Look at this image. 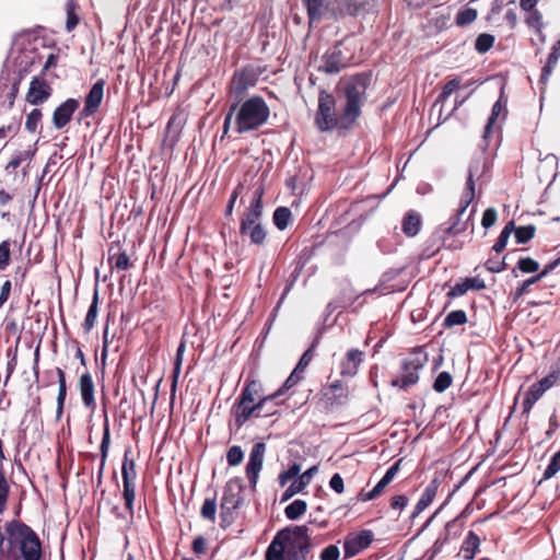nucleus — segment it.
I'll use <instances>...</instances> for the list:
<instances>
[{
  "label": "nucleus",
  "mask_w": 560,
  "mask_h": 560,
  "mask_svg": "<svg viewBox=\"0 0 560 560\" xmlns=\"http://www.w3.org/2000/svg\"><path fill=\"white\" fill-rule=\"evenodd\" d=\"M372 540L373 534L371 530H361L359 534L348 535L343 542L345 559L352 558L366 549Z\"/></svg>",
  "instance_id": "2eb2a0df"
},
{
  "label": "nucleus",
  "mask_w": 560,
  "mask_h": 560,
  "mask_svg": "<svg viewBox=\"0 0 560 560\" xmlns=\"http://www.w3.org/2000/svg\"><path fill=\"white\" fill-rule=\"evenodd\" d=\"M306 502L298 499L285 508L284 514L289 520L294 521L301 517L306 512Z\"/></svg>",
  "instance_id": "58836bf2"
},
{
  "label": "nucleus",
  "mask_w": 560,
  "mask_h": 560,
  "mask_svg": "<svg viewBox=\"0 0 560 560\" xmlns=\"http://www.w3.org/2000/svg\"><path fill=\"white\" fill-rule=\"evenodd\" d=\"M506 100H504L503 93H501L499 100L493 104L491 115L488 118L487 125L483 130V139L487 141L491 135L492 127L495 124L497 119L504 112L506 114Z\"/></svg>",
  "instance_id": "bb28decb"
},
{
  "label": "nucleus",
  "mask_w": 560,
  "mask_h": 560,
  "mask_svg": "<svg viewBox=\"0 0 560 560\" xmlns=\"http://www.w3.org/2000/svg\"><path fill=\"white\" fill-rule=\"evenodd\" d=\"M315 350V342H313L310 348L303 353L300 361L298 362L295 369L292 371L290 376L285 380L283 385L278 389L282 390V395L292 388L302 378V373L308 366V364L313 360V351Z\"/></svg>",
  "instance_id": "6ab92c4d"
},
{
  "label": "nucleus",
  "mask_w": 560,
  "mask_h": 560,
  "mask_svg": "<svg viewBox=\"0 0 560 560\" xmlns=\"http://www.w3.org/2000/svg\"><path fill=\"white\" fill-rule=\"evenodd\" d=\"M265 185L260 183L253 191L249 205L240 218V235L247 237L252 245L262 246L267 230L262 225Z\"/></svg>",
  "instance_id": "39448f33"
},
{
  "label": "nucleus",
  "mask_w": 560,
  "mask_h": 560,
  "mask_svg": "<svg viewBox=\"0 0 560 560\" xmlns=\"http://www.w3.org/2000/svg\"><path fill=\"white\" fill-rule=\"evenodd\" d=\"M560 381V370H553L548 375L539 380L538 385L547 392Z\"/></svg>",
  "instance_id": "6e6d98bb"
},
{
  "label": "nucleus",
  "mask_w": 560,
  "mask_h": 560,
  "mask_svg": "<svg viewBox=\"0 0 560 560\" xmlns=\"http://www.w3.org/2000/svg\"><path fill=\"white\" fill-rule=\"evenodd\" d=\"M52 89L45 79L34 77L30 83L25 100L32 105H40L50 97Z\"/></svg>",
  "instance_id": "dca6fc26"
},
{
  "label": "nucleus",
  "mask_w": 560,
  "mask_h": 560,
  "mask_svg": "<svg viewBox=\"0 0 560 560\" xmlns=\"http://www.w3.org/2000/svg\"><path fill=\"white\" fill-rule=\"evenodd\" d=\"M467 323L466 312L463 310L452 311L446 315L443 322L445 328L464 325Z\"/></svg>",
  "instance_id": "79ce46f5"
},
{
  "label": "nucleus",
  "mask_w": 560,
  "mask_h": 560,
  "mask_svg": "<svg viewBox=\"0 0 560 560\" xmlns=\"http://www.w3.org/2000/svg\"><path fill=\"white\" fill-rule=\"evenodd\" d=\"M10 486L5 478V475L2 470H0V514H2L7 510V504L9 500Z\"/></svg>",
  "instance_id": "09e8293b"
},
{
  "label": "nucleus",
  "mask_w": 560,
  "mask_h": 560,
  "mask_svg": "<svg viewBox=\"0 0 560 560\" xmlns=\"http://www.w3.org/2000/svg\"><path fill=\"white\" fill-rule=\"evenodd\" d=\"M340 550L337 545H329L319 555L320 560H338Z\"/></svg>",
  "instance_id": "e2e57ef3"
},
{
  "label": "nucleus",
  "mask_w": 560,
  "mask_h": 560,
  "mask_svg": "<svg viewBox=\"0 0 560 560\" xmlns=\"http://www.w3.org/2000/svg\"><path fill=\"white\" fill-rule=\"evenodd\" d=\"M322 393L320 402L326 411H332L343 406L349 397L348 386L341 381H335L330 385L325 386Z\"/></svg>",
  "instance_id": "f8f14e48"
},
{
  "label": "nucleus",
  "mask_w": 560,
  "mask_h": 560,
  "mask_svg": "<svg viewBox=\"0 0 560 560\" xmlns=\"http://www.w3.org/2000/svg\"><path fill=\"white\" fill-rule=\"evenodd\" d=\"M363 360V351L359 349H350L340 363V374L342 376H354L358 373L359 366Z\"/></svg>",
  "instance_id": "412c9836"
},
{
  "label": "nucleus",
  "mask_w": 560,
  "mask_h": 560,
  "mask_svg": "<svg viewBox=\"0 0 560 560\" xmlns=\"http://www.w3.org/2000/svg\"><path fill=\"white\" fill-rule=\"evenodd\" d=\"M560 470V450L551 457V460L544 471V479H550Z\"/></svg>",
  "instance_id": "4d7b16f0"
},
{
  "label": "nucleus",
  "mask_w": 560,
  "mask_h": 560,
  "mask_svg": "<svg viewBox=\"0 0 560 560\" xmlns=\"http://www.w3.org/2000/svg\"><path fill=\"white\" fill-rule=\"evenodd\" d=\"M539 280L536 276L525 280L522 282L520 287H517L514 291V300H518L521 296H523L526 292H528L530 285L537 283Z\"/></svg>",
  "instance_id": "680f3d73"
},
{
  "label": "nucleus",
  "mask_w": 560,
  "mask_h": 560,
  "mask_svg": "<svg viewBox=\"0 0 560 560\" xmlns=\"http://www.w3.org/2000/svg\"><path fill=\"white\" fill-rule=\"evenodd\" d=\"M480 542V538L475 532H468L460 548L465 560L475 558L476 553L479 551Z\"/></svg>",
  "instance_id": "c85d7f7f"
},
{
  "label": "nucleus",
  "mask_w": 560,
  "mask_h": 560,
  "mask_svg": "<svg viewBox=\"0 0 560 560\" xmlns=\"http://www.w3.org/2000/svg\"><path fill=\"white\" fill-rule=\"evenodd\" d=\"M116 247L119 248L118 243H112L108 248V264L110 268L117 269L118 271L130 269L133 264L131 262L128 254L126 250L114 252Z\"/></svg>",
  "instance_id": "b1692460"
},
{
  "label": "nucleus",
  "mask_w": 560,
  "mask_h": 560,
  "mask_svg": "<svg viewBox=\"0 0 560 560\" xmlns=\"http://www.w3.org/2000/svg\"><path fill=\"white\" fill-rule=\"evenodd\" d=\"M464 523H460L458 518H453L448 521L445 524L443 530L440 533L436 540L434 541L432 548L427 551V560H433L434 557L443 550L445 545L458 539L462 533L464 532Z\"/></svg>",
  "instance_id": "9b49d317"
},
{
  "label": "nucleus",
  "mask_w": 560,
  "mask_h": 560,
  "mask_svg": "<svg viewBox=\"0 0 560 560\" xmlns=\"http://www.w3.org/2000/svg\"><path fill=\"white\" fill-rule=\"evenodd\" d=\"M440 483L441 482L438 478H433L430 481V483L425 487L424 491L422 492L419 501L417 502L411 514V518L417 517L433 502L434 498L436 497Z\"/></svg>",
  "instance_id": "4be33fe9"
},
{
  "label": "nucleus",
  "mask_w": 560,
  "mask_h": 560,
  "mask_svg": "<svg viewBox=\"0 0 560 560\" xmlns=\"http://www.w3.org/2000/svg\"><path fill=\"white\" fill-rule=\"evenodd\" d=\"M266 67L248 63L235 70L226 85V94L234 101H243L247 91L256 86Z\"/></svg>",
  "instance_id": "6e6552de"
},
{
  "label": "nucleus",
  "mask_w": 560,
  "mask_h": 560,
  "mask_svg": "<svg viewBox=\"0 0 560 560\" xmlns=\"http://www.w3.org/2000/svg\"><path fill=\"white\" fill-rule=\"evenodd\" d=\"M55 375L58 377V395H57V411L56 416L57 419H60V417L63 413L65 408V401L67 397V383H66V374L65 371L61 368H56L55 370H46L44 372L45 381L42 385V387H48L51 386L55 383ZM37 388L39 389L40 386L38 385Z\"/></svg>",
  "instance_id": "4468645a"
},
{
  "label": "nucleus",
  "mask_w": 560,
  "mask_h": 560,
  "mask_svg": "<svg viewBox=\"0 0 560 560\" xmlns=\"http://www.w3.org/2000/svg\"><path fill=\"white\" fill-rule=\"evenodd\" d=\"M494 44V36L488 33H482L478 35L476 43H475V49L479 54H485L489 51Z\"/></svg>",
  "instance_id": "49530a36"
},
{
  "label": "nucleus",
  "mask_w": 560,
  "mask_h": 560,
  "mask_svg": "<svg viewBox=\"0 0 560 560\" xmlns=\"http://www.w3.org/2000/svg\"><path fill=\"white\" fill-rule=\"evenodd\" d=\"M475 198V179H474V173L469 171L467 180H466V187L465 191L460 198L459 202V214H464L468 206L471 203V201Z\"/></svg>",
  "instance_id": "72a5a7b5"
},
{
  "label": "nucleus",
  "mask_w": 560,
  "mask_h": 560,
  "mask_svg": "<svg viewBox=\"0 0 560 560\" xmlns=\"http://www.w3.org/2000/svg\"><path fill=\"white\" fill-rule=\"evenodd\" d=\"M462 215L463 214H459L458 209L456 214L452 217L451 224L441 230L442 241L446 242L451 238V236H458L466 232V230L468 229V222L470 220V217L466 221H462Z\"/></svg>",
  "instance_id": "393cba45"
},
{
  "label": "nucleus",
  "mask_w": 560,
  "mask_h": 560,
  "mask_svg": "<svg viewBox=\"0 0 560 560\" xmlns=\"http://www.w3.org/2000/svg\"><path fill=\"white\" fill-rule=\"evenodd\" d=\"M110 445V429L109 421L107 416H105L104 424H103V436L100 445V456H101V465L98 469V477L101 478L103 475V470L107 460L108 450Z\"/></svg>",
  "instance_id": "cd10ccee"
},
{
  "label": "nucleus",
  "mask_w": 560,
  "mask_h": 560,
  "mask_svg": "<svg viewBox=\"0 0 560 560\" xmlns=\"http://www.w3.org/2000/svg\"><path fill=\"white\" fill-rule=\"evenodd\" d=\"M314 472L315 466H312L305 472L299 475L294 480H292L291 486L294 488L296 493L302 492L305 489V487L310 485Z\"/></svg>",
  "instance_id": "37998d69"
},
{
  "label": "nucleus",
  "mask_w": 560,
  "mask_h": 560,
  "mask_svg": "<svg viewBox=\"0 0 560 560\" xmlns=\"http://www.w3.org/2000/svg\"><path fill=\"white\" fill-rule=\"evenodd\" d=\"M191 550L198 557L205 555L207 551V539L201 535L195 537L191 544Z\"/></svg>",
  "instance_id": "0e129e2a"
},
{
  "label": "nucleus",
  "mask_w": 560,
  "mask_h": 560,
  "mask_svg": "<svg viewBox=\"0 0 560 560\" xmlns=\"http://www.w3.org/2000/svg\"><path fill=\"white\" fill-rule=\"evenodd\" d=\"M311 261V255L306 253H302L296 262L295 268L293 270L292 276L298 279L301 276H304V278H308L312 275L313 266H308V262Z\"/></svg>",
  "instance_id": "e433bc0d"
},
{
  "label": "nucleus",
  "mask_w": 560,
  "mask_h": 560,
  "mask_svg": "<svg viewBox=\"0 0 560 560\" xmlns=\"http://www.w3.org/2000/svg\"><path fill=\"white\" fill-rule=\"evenodd\" d=\"M245 486L241 477H234L228 480L223 488V494L220 501V527L229 528L236 520L235 512L244 503L243 492Z\"/></svg>",
  "instance_id": "423d86ee"
},
{
  "label": "nucleus",
  "mask_w": 560,
  "mask_h": 560,
  "mask_svg": "<svg viewBox=\"0 0 560 560\" xmlns=\"http://www.w3.org/2000/svg\"><path fill=\"white\" fill-rule=\"evenodd\" d=\"M283 544L289 560H306L312 549L308 528L305 525L287 527L276 534Z\"/></svg>",
  "instance_id": "0eeeda50"
},
{
  "label": "nucleus",
  "mask_w": 560,
  "mask_h": 560,
  "mask_svg": "<svg viewBox=\"0 0 560 560\" xmlns=\"http://www.w3.org/2000/svg\"><path fill=\"white\" fill-rule=\"evenodd\" d=\"M11 245L10 240L0 243V270L3 271L11 262Z\"/></svg>",
  "instance_id": "603ef678"
},
{
  "label": "nucleus",
  "mask_w": 560,
  "mask_h": 560,
  "mask_svg": "<svg viewBox=\"0 0 560 560\" xmlns=\"http://www.w3.org/2000/svg\"><path fill=\"white\" fill-rule=\"evenodd\" d=\"M427 363V355L417 353L406 359L401 365L400 376L392 380L390 385L407 390L419 382V372Z\"/></svg>",
  "instance_id": "9d476101"
},
{
  "label": "nucleus",
  "mask_w": 560,
  "mask_h": 560,
  "mask_svg": "<svg viewBox=\"0 0 560 560\" xmlns=\"http://www.w3.org/2000/svg\"><path fill=\"white\" fill-rule=\"evenodd\" d=\"M105 80H97L84 98V106L79 113V120L93 116L100 109L104 98Z\"/></svg>",
  "instance_id": "ddd939ff"
},
{
  "label": "nucleus",
  "mask_w": 560,
  "mask_h": 560,
  "mask_svg": "<svg viewBox=\"0 0 560 560\" xmlns=\"http://www.w3.org/2000/svg\"><path fill=\"white\" fill-rule=\"evenodd\" d=\"M7 549L5 560H43L42 541L36 532L19 520L5 523Z\"/></svg>",
  "instance_id": "7ed1b4c3"
},
{
  "label": "nucleus",
  "mask_w": 560,
  "mask_h": 560,
  "mask_svg": "<svg viewBox=\"0 0 560 560\" xmlns=\"http://www.w3.org/2000/svg\"><path fill=\"white\" fill-rule=\"evenodd\" d=\"M292 219V212L287 207H278L273 212V224L280 231H283L288 228L290 221Z\"/></svg>",
  "instance_id": "4c0bfd02"
},
{
  "label": "nucleus",
  "mask_w": 560,
  "mask_h": 560,
  "mask_svg": "<svg viewBox=\"0 0 560 560\" xmlns=\"http://www.w3.org/2000/svg\"><path fill=\"white\" fill-rule=\"evenodd\" d=\"M349 63V59L342 54L339 46H335L330 52L324 56V66L320 70L328 73H337L345 69Z\"/></svg>",
  "instance_id": "aec40b11"
},
{
  "label": "nucleus",
  "mask_w": 560,
  "mask_h": 560,
  "mask_svg": "<svg viewBox=\"0 0 560 560\" xmlns=\"http://www.w3.org/2000/svg\"><path fill=\"white\" fill-rule=\"evenodd\" d=\"M477 16H478V13H477L476 9L467 8V9L460 10L456 14L455 22L458 26H466V25H469L472 22H475Z\"/></svg>",
  "instance_id": "a18cd8bd"
},
{
  "label": "nucleus",
  "mask_w": 560,
  "mask_h": 560,
  "mask_svg": "<svg viewBox=\"0 0 560 560\" xmlns=\"http://www.w3.org/2000/svg\"><path fill=\"white\" fill-rule=\"evenodd\" d=\"M130 450H126L124 454V460L121 465V478H122V500L125 502V509L130 520L135 516V501H136V480L138 477L136 470V462L130 458Z\"/></svg>",
  "instance_id": "1a4fd4ad"
},
{
  "label": "nucleus",
  "mask_w": 560,
  "mask_h": 560,
  "mask_svg": "<svg viewBox=\"0 0 560 560\" xmlns=\"http://www.w3.org/2000/svg\"><path fill=\"white\" fill-rule=\"evenodd\" d=\"M536 226L534 224L517 226L515 230V241L517 244H527L535 237Z\"/></svg>",
  "instance_id": "a19ab883"
},
{
  "label": "nucleus",
  "mask_w": 560,
  "mask_h": 560,
  "mask_svg": "<svg viewBox=\"0 0 560 560\" xmlns=\"http://www.w3.org/2000/svg\"><path fill=\"white\" fill-rule=\"evenodd\" d=\"M329 486L335 492L342 493L345 490V483L341 475L338 472L334 474L329 481Z\"/></svg>",
  "instance_id": "774afa93"
},
{
  "label": "nucleus",
  "mask_w": 560,
  "mask_h": 560,
  "mask_svg": "<svg viewBox=\"0 0 560 560\" xmlns=\"http://www.w3.org/2000/svg\"><path fill=\"white\" fill-rule=\"evenodd\" d=\"M526 24L536 32H540L544 25L542 14L538 10L529 11L528 16L526 18Z\"/></svg>",
  "instance_id": "13d9d810"
},
{
  "label": "nucleus",
  "mask_w": 560,
  "mask_h": 560,
  "mask_svg": "<svg viewBox=\"0 0 560 560\" xmlns=\"http://www.w3.org/2000/svg\"><path fill=\"white\" fill-rule=\"evenodd\" d=\"M442 242H443V247H445L446 249L452 250V252L460 250L465 246V242L457 238V236H451V238L448 241H446V242L442 241Z\"/></svg>",
  "instance_id": "338daca9"
},
{
  "label": "nucleus",
  "mask_w": 560,
  "mask_h": 560,
  "mask_svg": "<svg viewBox=\"0 0 560 560\" xmlns=\"http://www.w3.org/2000/svg\"><path fill=\"white\" fill-rule=\"evenodd\" d=\"M79 390L82 397L83 405L86 408L95 407V397H94V383L90 372L83 373L79 378Z\"/></svg>",
  "instance_id": "5701e85b"
},
{
  "label": "nucleus",
  "mask_w": 560,
  "mask_h": 560,
  "mask_svg": "<svg viewBox=\"0 0 560 560\" xmlns=\"http://www.w3.org/2000/svg\"><path fill=\"white\" fill-rule=\"evenodd\" d=\"M266 451V445L262 442L256 443L253 445L249 460L246 465V470L260 471L264 463V454Z\"/></svg>",
  "instance_id": "c756f323"
},
{
  "label": "nucleus",
  "mask_w": 560,
  "mask_h": 560,
  "mask_svg": "<svg viewBox=\"0 0 560 560\" xmlns=\"http://www.w3.org/2000/svg\"><path fill=\"white\" fill-rule=\"evenodd\" d=\"M468 291L467 289V284L465 282V280L463 282H459V283H456L448 292H447V298L448 299H455L457 296H462L464 294H466Z\"/></svg>",
  "instance_id": "69168bd1"
},
{
  "label": "nucleus",
  "mask_w": 560,
  "mask_h": 560,
  "mask_svg": "<svg viewBox=\"0 0 560 560\" xmlns=\"http://www.w3.org/2000/svg\"><path fill=\"white\" fill-rule=\"evenodd\" d=\"M546 392L538 383H534L525 394L522 401L523 413H529L534 405L540 399Z\"/></svg>",
  "instance_id": "2f4dec72"
},
{
  "label": "nucleus",
  "mask_w": 560,
  "mask_h": 560,
  "mask_svg": "<svg viewBox=\"0 0 560 560\" xmlns=\"http://www.w3.org/2000/svg\"><path fill=\"white\" fill-rule=\"evenodd\" d=\"M300 465L293 463L287 470L281 471L278 476L280 487H284L289 481L294 480L300 475Z\"/></svg>",
  "instance_id": "de8ad7c7"
},
{
  "label": "nucleus",
  "mask_w": 560,
  "mask_h": 560,
  "mask_svg": "<svg viewBox=\"0 0 560 560\" xmlns=\"http://www.w3.org/2000/svg\"><path fill=\"white\" fill-rule=\"evenodd\" d=\"M185 349H186V343H185V341H182L176 350L175 360H174V369H173V373H172V377H171L172 378L171 393L173 396L175 395V392L177 388V383H178V378H179L180 371H182L183 357H184Z\"/></svg>",
  "instance_id": "473e14b6"
},
{
  "label": "nucleus",
  "mask_w": 560,
  "mask_h": 560,
  "mask_svg": "<svg viewBox=\"0 0 560 560\" xmlns=\"http://www.w3.org/2000/svg\"><path fill=\"white\" fill-rule=\"evenodd\" d=\"M234 130L238 135L259 130L270 117V108L262 96L252 95L243 101H234Z\"/></svg>",
  "instance_id": "20e7f679"
},
{
  "label": "nucleus",
  "mask_w": 560,
  "mask_h": 560,
  "mask_svg": "<svg viewBox=\"0 0 560 560\" xmlns=\"http://www.w3.org/2000/svg\"><path fill=\"white\" fill-rule=\"evenodd\" d=\"M498 220V212L494 208H487L482 214L481 225L487 230L492 228Z\"/></svg>",
  "instance_id": "bf43d9fd"
},
{
  "label": "nucleus",
  "mask_w": 560,
  "mask_h": 560,
  "mask_svg": "<svg viewBox=\"0 0 560 560\" xmlns=\"http://www.w3.org/2000/svg\"><path fill=\"white\" fill-rule=\"evenodd\" d=\"M506 257H508V255H505L502 260H498V259H493V258L488 259L485 264L487 270L490 272H493V273H499V272L503 271L506 268V264H505Z\"/></svg>",
  "instance_id": "052dcab7"
},
{
  "label": "nucleus",
  "mask_w": 560,
  "mask_h": 560,
  "mask_svg": "<svg viewBox=\"0 0 560 560\" xmlns=\"http://www.w3.org/2000/svg\"><path fill=\"white\" fill-rule=\"evenodd\" d=\"M79 4L77 0H67L66 2V13H67V21H66V30L68 32H72L79 24L80 18L78 14Z\"/></svg>",
  "instance_id": "c9c22d12"
},
{
  "label": "nucleus",
  "mask_w": 560,
  "mask_h": 560,
  "mask_svg": "<svg viewBox=\"0 0 560 560\" xmlns=\"http://www.w3.org/2000/svg\"><path fill=\"white\" fill-rule=\"evenodd\" d=\"M281 395L282 390L266 395L260 381L246 378L241 394L231 408L236 427L242 428L253 417L260 418L273 415L275 410L266 409V407Z\"/></svg>",
  "instance_id": "f03ea898"
},
{
  "label": "nucleus",
  "mask_w": 560,
  "mask_h": 560,
  "mask_svg": "<svg viewBox=\"0 0 560 560\" xmlns=\"http://www.w3.org/2000/svg\"><path fill=\"white\" fill-rule=\"evenodd\" d=\"M244 459V452L241 446L233 445L226 453V460L230 466H237Z\"/></svg>",
  "instance_id": "5fc2aeb1"
},
{
  "label": "nucleus",
  "mask_w": 560,
  "mask_h": 560,
  "mask_svg": "<svg viewBox=\"0 0 560 560\" xmlns=\"http://www.w3.org/2000/svg\"><path fill=\"white\" fill-rule=\"evenodd\" d=\"M369 79L365 74H357L341 82L340 93L346 98V104L340 118L336 115L335 97L320 92L317 106V128L322 131L334 128L348 129L361 115L362 100L365 95Z\"/></svg>",
  "instance_id": "f257e3e1"
},
{
  "label": "nucleus",
  "mask_w": 560,
  "mask_h": 560,
  "mask_svg": "<svg viewBox=\"0 0 560 560\" xmlns=\"http://www.w3.org/2000/svg\"><path fill=\"white\" fill-rule=\"evenodd\" d=\"M245 187H244V184L242 182H240L236 187L233 189L231 196H230V199L228 201V205L225 207V211H224V215L225 217H231L233 211H234V206H235V202L237 200V198L243 194Z\"/></svg>",
  "instance_id": "864d4df0"
},
{
  "label": "nucleus",
  "mask_w": 560,
  "mask_h": 560,
  "mask_svg": "<svg viewBox=\"0 0 560 560\" xmlns=\"http://www.w3.org/2000/svg\"><path fill=\"white\" fill-rule=\"evenodd\" d=\"M217 511H218L217 493H214L213 497H208L205 499V501L201 505V509H200V516L202 520L214 524L217 521Z\"/></svg>",
  "instance_id": "f704fd0d"
},
{
  "label": "nucleus",
  "mask_w": 560,
  "mask_h": 560,
  "mask_svg": "<svg viewBox=\"0 0 560 560\" xmlns=\"http://www.w3.org/2000/svg\"><path fill=\"white\" fill-rule=\"evenodd\" d=\"M453 383V377L448 372H441L433 383V389L436 393L445 392Z\"/></svg>",
  "instance_id": "3c124183"
},
{
  "label": "nucleus",
  "mask_w": 560,
  "mask_h": 560,
  "mask_svg": "<svg viewBox=\"0 0 560 560\" xmlns=\"http://www.w3.org/2000/svg\"><path fill=\"white\" fill-rule=\"evenodd\" d=\"M315 350V342H313L310 348L303 353L300 361L298 362L295 369L292 371L290 376L285 380L283 385L278 389L282 390V395L292 388L302 378V373L308 366V364L313 360V351Z\"/></svg>",
  "instance_id": "a211bd4d"
},
{
  "label": "nucleus",
  "mask_w": 560,
  "mask_h": 560,
  "mask_svg": "<svg viewBox=\"0 0 560 560\" xmlns=\"http://www.w3.org/2000/svg\"><path fill=\"white\" fill-rule=\"evenodd\" d=\"M42 118H43L42 110L39 108H34L26 116L25 129L32 133L36 132Z\"/></svg>",
  "instance_id": "8fccbe9b"
},
{
  "label": "nucleus",
  "mask_w": 560,
  "mask_h": 560,
  "mask_svg": "<svg viewBox=\"0 0 560 560\" xmlns=\"http://www.w3.org/2000/svg\"><path fill=\"white\" fill-rule=\"evenodd\" d=\"M98 301L100 294L98 291L95 290L92 299V303L88 310L84 322L82 323V328L85 334H89L95 326L97 314H98Z\"/></svg>",
  "instance_id": "7c9ffc66"
},
{
  "label": "nucleus",
  "mask_w": 560,
  "mask_h": 560,
  "mask_svg": "<svg viewBox=\"0 0 560 560\" xmlns=\"http://www.w3.org/2000/svg\"><path fill=\"white\" fill-rule=\"evenodd\" d=\"M79 101L67 98L58 105L52 113V125L56 129H63L72 119L73 114L79 108Z\"/></svg>",
  "instance_id": "f3484780"
},
{
  "label": "nucleus",
  "mask_w": 560,
  "mask_h": 560,
  "mask_svg": "<svg viewBox=\"0 0 560 560\" xmlns=\"http://www.w3.org/2000/svg\"><path fill=\"white\" fill-rule=\"evenodd\" d=\"M462 79L456 77L448 80L442 88L440 95L438 96L436 103H444L455 91L460 88Z\"/></svg>",
  "instance_id": "ea45409f"
},
{
  "label": "nucleus",
  "mask_w": 560,
  "mask_h": 560,
  "mask_svg": "<svg viewBox=\"0 0 560 560\" xmlns=\"http://www.w3.org/2000/svg\"><path fill=\"white\" fill-rule=\"evenodd\" d=\"M421 224V215L415 210H409L402 218L401 230L407 236L413 237L419 233Z\"/></svg>",
  "instance_id": "a878e982"
},
{
  "label": "nucleus",
  "mask_w": 560,
  "mask_h": 560,
  "mask_svg": "<svg viewBox=\"0 0 560 560\" xmlns=\"http://www.w3.org/2000/svg\"><path fill=\"white\" fill-rule=\"evenodd\" d=\"M516 269L521 270L524 273H533L538 271L539 264L535 259L530 257H522L518 259L516 267L512 270V272L516 276Z\"/></svg>",
  "instance_id": "c03bdc74"
}]
</instances>
